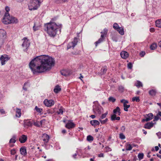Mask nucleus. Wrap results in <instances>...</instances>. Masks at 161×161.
<instances>
[{"mask_svg": "<svg viewBox=\"0 0 161 161\" xmlns=\"http://www.w3.org/2000/svg\"><path fill=\"white\" fill-rule=\"evenodd\" d=\"M55 64L54 59L48 55H42L33 59L29 67L34 74L42 73L50 70Z\"/></svg>", "mask_w": 161, "mask_h": 161, "instance_id": "obj_1", "label": "nucleus"}, {"mask_svg": "<svg viewBox=\"0 0 161 161\" xmlns=\"http://www.w3.org/2000/svg\"><path fill=\"white\" fill-rule=\"evenodd\" d=\"M45 30L51 37L54 36L57 34V30L61 28L62 25H57L55 22H50L45 24L44 25Z\"/></svg>", "mask_w": 161, "mask_h": 161, "instance_id": "obj_2", "label": "nucleus"}, {"mask_svg": "<svg viewBox=\"0 0 161 161\" xmlns=\"http://www.w3.org/2000/svg\"><path fill=\"white\" fill-rule=\"evenodd\" d=\"M5 9L6 12L2 20L3 23L5 24L17 23L18 22V19L14 17L10 16L8 13V11L10 10L9 7H6Z\"/></svg>", "mask_w": 161, "mask_h": 161, "instance_id": "obj_3", "label": "nucleus"}, {"mask_svg": "<svg viewBox=\"0 0 161 161\" xmlns=\"http://www.w3.org/2000/svg\"><path fill=\"white\" fill-rule=\"evenodd\" d=\"M41 2V1L33 0L32 2L30 3L29 5V9L31 10H34L37 9L38 8V5H39Z\"/></svg>", "mask_w": 161, "mask_h": 161, "instance_id": "obj_4", "label": "nucleus"}, {"mask_svg": "<svg viewBox=\"0 0 161 161\" xmlns=\"http://www.w3.org/2000/svg\"><path fill=\"white\" fill-rule=\"evenodd\" d=\"M108 30L107 29H105L103 31L101 32V37L98 39V40L96 42V45L97 46L98 44H99L102 42L105 38L104 36L106 35L107 34Z\"/></svg>", "mask_w": 161, "mask_h": 161, "instance_id": "obj_5", "label": "nucleus"}, {"mask_svg": "<svg viewBox=\"0 0 161 161\" xmlns=\"http://www.w3.org/2000/svg\"><path fill=\"white\" fill-rule=\"evenodd\" d=\"M23 41V43L22 44V47L24 48L25 51L27 50V49L30 45V43L29 42V40L26 37H25L22 39Z\"/></svg>", "mask_w": 161, "mask_h": 161, "instance_id": "obj_6", "label": "nucleus"}, {"mask_svg": "<svg viewBox=\"0 0 161 161\" xmlns=\"http://www.w3.org/2000/svg\"><path fill=\"white\" fill-rule=\"evenodd\" d=\"M10 58L8 57V55L6 54L2 55L0 57V61H1L2 65H4L6 62H7L10 59Z\"/></svg>", "mask_w": 161, "mask_h": 161, "instance_id": "obj_7", "label": "nucleus"}, {"mask_svg": "<svg viewBox=\"0 0 161 161\" xmlns=\"http://www.w3.org/2000/svg\"><path fill=\"white\" fill-rule=\"evenodd\" d=\"M44 103L47 107H50L53 105L54 104V101L53 100L45 99L44 101Z\"/></svg>", "mask_w": 161, "mask_h": 161, "instance_id": "obj_8", "label": "nucleus"}, {"mask_svg": "<svg viewBox=\"0 0 161 161\" xmlns=\"http://www.w3.org/2000/svg\"><path fill=\"white\" fill-rule=\"evenodd\" d=\"M27 136L25 135H22L19 138V141L21 143H25L27 140Z\"/></svg>", "mask_w": 161, "mask_h": 161, "instance_id": "obj_9", "label": "nucleus"}, {"mask_svg": "<svg viewBox=\"0 0 161 161\" xmlns=\"http://www.w3.org/2000/svg\"><path fill=\"white\" fill-rule=\"evenodd\" d=\"M6 36V33L4 30L0 29V38H2L4 40V39Z\"/></svg>", "mask_w": 161, "mask_h": 161, "instance_id": "obj_10", "label": "nucleus"}, {"mask_svg": "<svg viewBox=\"0 0 161 161\" xmlns=\"http://www.w3.org/2000/svg\"><path fill=\"white\" fill-rule=\"evenodd\" d=\"M70 73V71L69 70L64 69L61 71V75L65 76H69Z\"/></svg>", "mask_w": 161, "mask_h": 161, "instance_id": "obj_11", "label": "nucleus"}, {"mask_svg": "<svg viewBox=\"0 0 161 161\" xmlns=\"http://www.w3.org/2000/svg\"><path fill=\"white\" fill-rule=\"evenodd\" d=\"M93 109L94 111H96L99 114H101L103 110V108L100 106H96L95 108Z\"/></svg>", "mask_w": 161, "mask_h": 161, "instance_id": "obj_12", "label": "nucleus"}, {"mask_svg": "<svg viewBox=\"0 0 161 161\" xmlns=\"http://www.w3.org/2000/svg\"><path fill=\"white\" fill-rule=\"evenodd\" d=\"M147 117L145 116L146 119L142 120L143 121H148L152 119L153 118V114L152 113H149L147 114Z\"/></svg>", "mask_w": 161, "mask_h": 161, "instance_id": "obj_13", "label": "nucleus"}, {"mask_svg": "<svg viewBox=\"0 0 161 161\" xmlns=\"http://www.w3.org/2000/svg\"><path fill=\"white\" fill-rule=\"evenodd\" d=\"M78 35L76 37H75L73 39V41L72 42V46L71 47L74 48L77 44L78 42V36L79 34H77Z\"/></svg>", "mask_w": 161, "mask_h": 161, "instance_id": "obj_14", "label": "nucleus"}, {"mask_svg": "<svg viewBox=\"0 0 161 161\" xmlns=\"http://www.w3.org/2000/svg\"><path fill=\"white\" fill-rule=\"evenodd\" d=\"M120 56L123 58L126 59L128 57L129 54L127 52L124 51L121 52Z\"/></svg>", "mask_w": 161, "mask_h": 161, "instance_id": "obj_15", "label": "nucleus"}, {"mask_svg": "<svg viewBox=\"0 0 161 161\" xmlns=\"http://www.w3.org/2000/svg\"><path fill=\"white\" fill-rule=\"evenodd\" d=\"M42 139L43 141L47 143L48 142L49 139V136L46 134H43L42 136Z\"/></svg>", "mask_w": 161, "mask_h": 161, "instance_id": "obj_16", "label": "nucleus"}, {"mask_svg": "<svg viewBox=\"0 0 161 161\" xmlns=\"http://www.w3.org/2000/svg\"><path fill=\"white\" fill-rule=\"evenodd\" d=\"M20 153L23 155H26L27 153L26 148L25 147H22L20 149Z\"/></svg>", "mask_w": 161, "mask_h": 161, "instance_id": "obj_17", "label": "nucleus"}, {"mask_svg": "<svg viewBox=\"0 0 161 161\" xmlns=\"http://www.w3.org/2000/svg\"><path fill=\"white\" fill-rule=\"evenodd\" d=\"M90 124L93 126L95 127L97 125H99L100 122L97 120H93L90 121Z\"/></svg>", "mask_w": 161, "mask_h": 161, "instance_id": "obj_18", "label": "nucleus"}, {"mask_svg": "<svg viewBox=\"0 0 161 161\" xmlns=\"http://www.w3.org/2000/svg\"><path fill=\"white\" fill-rule=\"evenodd\" d=\"M154 123L152 122L147 123L144 125L145 128L150 129L153 126Z\"/></svg>", "mask_w": 161, "mask_h": 161, "instance_id": "obj_19", "label": "nucleus"}, {"mask_svg": "<svg viewBox=\"0 0 161 161\" xmlns=\"http://www.w3.org/2000/svg\"><path fill=\"white\" fill-rule=\"evenodd\" d=\"M120 110L119 108L118 107H117L116 108L114 109L113 110V112L114 114H116L117 112L118 113V115H120L121 112H120Z\"/></svg>", "mask_w": 161, "mask_h": 161, "instance_id": "obj_20", "label": "nucleus"}, {"mask_svg": "<svg viewBox=\"0 0 161 161\" xmlns=\"http://www.w3.org/2000/svg\"><path fill=\"white\" fill-rule=\"evenodd\" d=\"M125 146V149L127 151H130L132 149V146L130 144H129L128 143H127L126 144Z\"/></svg>", "mask_w": 161, "mask_h": 161, "instance_id": "obj_21", "label": "nucleus"}, {"mask_svg": "<svg viewBox=\"0 0 161 161\" xmlns=\"http://www.w3.org/2000/svg\"><path fill=\"white\" fill-rule=\"evenodd\" d=\"M157 93V91L156 90L152 89L150 90L149 92V94L151 96H155Z\"/></svg>", "mask_w": 161, "mask_h": 161, "instance_id": "obj_22", "label": "nucleus"}, {"mask_svg": "<svg viewBox=\"0 0 161 161\" xmlns=\"http://www.w3.org/2000/svg\"><path fill=\"white\" fill-rule=\"evenodd\" d=\"M61 90V89L60 86L59 85H57L55 87L54 89V91L56 93H58Z\"/></svg>", "mask_w": 161, "mask_h": 161, "instance_id": "obj_23", "label": "nucleus"}, {"mask_svg": "<svg viewBox=\"0 0 161 161\" xmlns=\"http://www.w3.org/2000/svg\"><path fill=\"white\" fill-rule=\"evenodd\" d=\"M107 70L106 67H103L100 70V74L101 75H103L105 73Z\"/></svg>", "mask_w": 161, "mask_h": 161, "instance_id": "obj_24", "label": "nucleus"}, {"mask_svg": "<svg viewBox=\"0 0 161 161\" xmlns=\"http://www.w3.org/2000/svg\"><path fill=\"white\" fill-rule=\"evenodd\" d=\"M121 35H123L124 34V29L122 27H120L116 30Z\"/></svg>", "mask_w": 161, "mask_h": 161, "instance_id": "obj_25", "label": "nucleus"}, {"mask_svg": "<svg viewBox=\"0 0 161 161\" xmlns=\"http://www.w3.org/2000/svg\"><path fill=\"white\" fill-rule=\"evenodd\" d=\"M21 115V112L20 109L17 108L16 116V117L19 118L20 117Z\"/></svg>", "mask_w": 161, "mask_h": 161, "instance_id": "obj_26", "label": "nucleus"}, {"mask_svg": "<svg viewBox=\"0 0 161 161\" xmlns=\"http://www.w3.org/2000/svg\"><path fill=\"white\" fill-rule=\"evenodd\" d=\"M155 24L157 27L161 28V19L157 20L155 22Z\"/></svg>", "mask_w": 161, "mask_h": 161, "instance_id": "obj_27", "label": "nucleus"}, {"mask_svg": "<svg viewBox=\"0 0 161 161\" xmlns=\"http://www.w3.org/2000/svg\"><path fill=\"white\" fill-rule=\"evenodd\" d=\"M93 140V137L91 135H88L87 136L86 140L88 142H92Z\"/></svg>", "mask_w": 161, "mask_h": 161, "instance_id": "obj_28", "label": "nucleus"}, {"mask_svg": "<svg viewBox=\"0 0 161 161\" xmlns=\"http://www.w3.org/2000/svg\"><path fill=\"white\" fill-rule=\"evenodd\" d=\"M58 114H63V108L62 107H61L56 112Z\"/></svg>", "mask_w": 161, "mask_h": 161, "instance_id": "obj_29", "label": "nucleus"}, {"mask_svg": "<svg viewBox=\"0 0 161 161\" xmlns=\"http://www.w3.org/2000/svg\"><path fill=\"white\" fill-rule=\"evenodd\" d=\"M135 85L138 87L142 86V82L138 80L137 81V82L135 83Z\"/></svg>", "mask_w": 161, "mask_h": 161, "instance_id": "obj_30", "label": "nucleus"}, {"mask_svg": "<svg viewBox=\"0 0 161 161\" xmlns=\"http://www.w3.org/2000/svg\"><path fill=\"white\" fill-rule=\"evenodd\" d=\"M16 142V137L15 136H13L12 138H11L9 141L10 143H15Z\"/></svg>", "mask_w": 161, "mask_h": 161, "instance_id": "obj_31", "label": "nucleus"}, {"mask_svg": "<svg viewBox=\"0 0 161 161\" xmlns=\"http://www.w3.org/2000/svg\"><path fill=\"white\" fill-rule=\"evenodd\" d=\"M157 47V44L156 43H154L152 44L150 47V48L151 50H154L156 49Z\"/></svg>", "mask_w": 161, "mask_h": 161, "instance_id": "obj_32", "label": "nucleus"}, {"mask_svg": "<svg viewBox=\"0 0 161 161\" xmlns=\"http://www.w3.org/2000/svg\"><path fill=\"white\" fill-rule=\"evenodd\" d=\"M25 124L28 126H31L32 125V122L29 120H26V121L25 122Z\"/></svg>", "mask_w": 161, "mask_h": 161, "instance_id": "obj_33", "label": "nucleus"}, {"mask_svg": "<svg viewBox=\"0 0 161 161\" xmlns=\"http://www.w3.org/2000/svg\"><path fill=\"white\" fill-rule=\"evenodd\" d=\"M144 156V154L143 153H139L138 155V157L139 160L143 159Z\"/></svg>", "mask_w": 161, "mask_h": 161, "instance_id": "obj_34", "label": "nucleus"}, {"mask_svg": "<svg viewBox=\"0 0 161 161\" xmlns=\"http://www.w3.org/2000/svg\"><path fill=\"white\" fill-rule=\"evenodd\" d=\"M103 119H99V120L100 122L102 124H105L108 120V119L107 118H106L104 120H102Z\"/></svg>", "mask_w": 161, "mask_h": 161, "instance_id": "obj_35", "label": "nucleus"}, {"mask_svg": "<svg viewBox=\"0 0 161 161\" xmlns=\"http://www.w3.org/2000/svg\"><path fill=\"white\" fill-rule=\"evenodd\" d=\"M35 108L36 111L39 113H41L42 111V109L38 108L37 106L35 107Z\"/></svg>", "mask_w": 161, "mask_h": 161, "instance_id": "obj_36", "label": "nucleus"}, {"mask_svg": "<svg viewBox=\"0 0 161 161\" xmlns=\"http://www.w3.org/2000/svg\"><path fill=\"white\" fill-rule=\"evenodd\" d=\"M130 105H127L126 104H124V110L126 111H127L128 110V108L130 107Z\"/></svg>", "mask_w": 161, "mask_h": 161, "instance_id": "obj_37", "label": "nucleus"}, {"mask_svg": "<svg viewBox=\"0 0 161 161\" xmlns=\"http://www.w3.org/2000/svg\"><path fill=\"white\" fill-rule=\"evenodd\" d=\"M132 101H136V102H139L140 101V100L139 97H134L132 98Z\"/></svg>", "mask_w": 161, "mask_h": 161, "instance_id": "obj_38", "label": "nucleus"}, {"mask_svg": "<svg viewBox=\"0 0 161 161\" xmlns=\"http://www.w3.org/2000/svg\"><path fill=\"white\" fill-rule=\"evenodd\" d=\"M40 27L39 26H36V24L35 23L33 27V29L34 31H35L38 30Z\"/></svg>", "mask_w": 161, "mask_h": 161, "instance_id": "obj_39", "label": "nucleus"}, {"mask_svg": "<svg viewBox=\"0 0 161 161\" xmlns=\"http://www.w3.org/2000/svg\"><path fill=\"white\" fill-rule=\"evenodd\" d=\"M108 114V112H107L103 114L100 117L99 119H103L106 117L107 115Z\"/></svg>", "mask_w": 161, "mask_h": 161, "instance_id": "obj_40", "label": "nucleus"}, {"mask_svg": "<svg viewBox=\"0 0 161 161\" xmlns=\"http://www.w3.org/2000/svg\"><path fill=\"white\" fill-rule=\"evenodd\" d=\"M4 42V40L2 38H0V48H1L3 45Z\"/></svg>", "mask_w": 161, "mask_h": 161, "instance_id": "obj_41", "label": "nucleus"}, {"mask_svg": "<svg viewBox=\"0 0 161 161\" xmlns=\"http://www.w3.org/2000/svg\"><path fill=\"white\" fill-rule=\"evenodd\" d=\"M119 27H120L119 26L118 24L116 23H115L113 25V27L116 30H117Z\"/></svg>", "mask_w": 161, "mask_h": 161, "instance_id": "obj_42", "label": "nucleus"}, {"mask_svg": "<svg viewBox=\"0 0 161 161\" xmlns=\"http://www.w3.org/2000/svg\"><path fill=\"white\" fill-rule=\"evenodd\" d=\"M108 100L110 102H112L113 103L115 102L116 99L113 97H110L108 98Z\"/></svg>", "mask_w": 161, "mask_h": 161, "instance_id": "obj_43", "label": "nucleus"}, {"mask_svg": "<svg viewBox=\"0 0 161 161\" xmlns=\"http://www.w3.org/2000/svg\"><path fill=\"white\" fill-rule=\"evenodd\" d=\"M65 127L68 129H70V121H69L65 125Z\"/></svg>", "mask_w": 161, "mask_h": 161, "instance_id": "obj_44", "label": "nucleus"}, {"mask_svg": "<svg viewBox=\"0 0 161 161\" xmlns=\"http://www.w3.org/2000/svg\"><path fill=\"white\" fill-rule=\"evenodd\" d=\"M116 114H114L111 115V120L112 121H114L115 120L116 118Z\"/></svg>", "mask_w": 161, "mask_h": 161, "instance_id": "obj_45", "label": "nucleus"}, {"mask_svg": "<svg viewBox=\"0 0 161 161\" xmlns=\"http://www.w3.org/2000/svg\"><path fill=\"white\" fill-rule=\"evenodd\" d=\"M124 89V87L122 86H119L118 88V90L119 91L121 92H123Z\"/></svg>", "mask_w": 161, "mask_h": 161, "instance_id": "obj_46", "label": "nucleus"}, {"mask_svg": "<svg viewBox=\"0 0 161 161\" xmlns=\"http://www.w3.org/2000/svg\"><path fill=\"white\" fill-rule=\"evenodd\" d=\"M132 64L130 62L128 63L127 64V67L128 69H131L132 68Z\"/></svg>", "mask_w": 161, "mask_h": 161, "instance_id": "obj_47", "label": "nucleus"}, {"mask_svg": "<svg viewBox=\"0 0 161 161\" xmlns=\"http://www.w3.org/2000/svg\"><path fill=\"white\" fill-rule=\"evenodd\" d=\"M11 154L12 155H14L16 153V151L15 149H13L11 150Z\"/></svg>", "mask_w": 161, "mask_h": 161, "instance_id": "obj_48", "label": "nucleus"}, {"mask_svg": "<svg viewBox=\"0 0 161 161\" xmlns=\"http://www.w3.org/2000/svg\"><path fill=\"white\" fill-rule=\"evenodd\" d=\"M119 138L121 139H124L125 138V137L123 133H121L119 134Z\"/></svg>", "mask_w": 161, "mask_h": 161, "instance_id": "obj_49", "label": "nucleus"}, {"mask_svg": "<svg viewBox=\"0 0 161 161\" xmlns=\"http://www.w3.org/2000/svg\"><path fill=\"white\" fill-rule=\"evenodd\" d=\"M159 116L157 115L156 116H154V119L153 121H154L158 120L159 119Z\"/></svg>", "mask_w": 161, "mask_h": 161, "instance_id": "obj_50", "label": "nucleus"}, {"mask_svg": "<svg viewBox=\"0 0 161 161\" xmlns=\"http://www.w3.org/2000/svg\"><path fill=\"white\" fill-rule=\"evenodd\" d=\"M145 52H143V51L142 52L140 53V56L141 57H143L145 55Z\"/></svg>", "mask_w": 161, "mask_h": 161, "instance_id": "obj_51", "label": "nucleus"}, {"mask_svg": "<svg viewBox=\"0 0 161 161\" xmlns=\"http://www.w3.org/2000/svg\"><path fill=\"white\" fill-rule=\"evenodd\" d=\"M48 113L52 114L54 113V111L53 110H49L48 111Z\"/></svg>", "mask_w": 161, "mask_h": 161, "instance_id": "obj_52", "label": "nucleus"}, {"mask_svg": "<svg viewBox=\"0 0 161 161\" xmlns=\"http://www.w3.org/2000/svg\"><path fill=\"white\" fill-rule=\"evenodd\" d=\"M75 126V124H74L73 122H71V129L74 128Z\"/></svg>", "mask_w": 161, "mask_h": 161, "instance_id": "obj_53", "label": "nucleus"}, {"mask_svg": "<svg viewBox=\"0 0 161 161\" xmlns=\"http://www.w3.org/2000/svg\"><path fill=\"white\" fill-rule=\"evenodd\" d=\"M157 135L158 136L159 138H161V132H158L157 133Z\"/></svg>", "mask_w": 161, "mask_h": 161, "instance_id": "obj_54", "label": "nucleus"}, {"mask_svg": "<svg viewBox=\"0 0 161 161\" xmlns=\"http://www.w3.org/2000/svg\"><path fill=\"white\" fill-rule=\"evenodd\" d=\"M0 113L2 114H5V112L3 109H1L0 110Z\"/></svg>", "mask_w": 161, "mask_h": 161, "instance_id": "obj_55", "label": "nucleus"}, {"mask_svg": "<svg viewBox=\"0 0 161 161\" xmlns=\"http://www.w3.org/2000/svg\"><path fill=\"white\" fill-rule=\"evenodd\" d=\"M121 130L122 131H124L125 130V127L124 126H123L121 128Z\"/></svg>", "mask_w": 161, "mask_h": 161, "instance_id": "obj_56", "label": "nucleus"}, {"mask_svg": "<svg viewBox=\"0 0 161 161\" xmlns=\"http://www.w3.org/2000/svg\"><path fill=\"white\" fill-rule=\"evenodd\" d=\"M150 31L151 32H153L155 31V29L153 28H151L150 29Z\"/></svg>", "mask_w": 161, "mask_h": 161, "instance_id": "obj_57", "label": "nucleus"}, {"mask_svg": "<svg viewBox=\"0 0 161 161\" xmlns=\"http://www.w3.org/2000/svg\"><path fill=\"white\" fill-rule=\"evenodd\" d=\"M137 159L136 156H135L133 157V158L132 161H136V160Z\"/></svg>", "mask_w": 161, "mask_h": 161, "instance_id": "obj_58", "label": "nucleus"}, {"mask_svg": "<svg viewBox=\"0 0 161 161\" xmlns=\"http://www.w3.org/2000/svg\"><path fill=\"white\" fill-rule=\"evenodd\" d=\"M158 116L161 117V112L160 111H159L158 113L157 114Z\"/></svg>", "mask_w": 161, "mask_h": 161, "instance_id": "obj_59", "label": "nucleus"}, {"mask_svg": "<svg viewBox=\"0 0 161 161\" xmlns=\"http://www.w3.org/2000/svg\"><path fill=\"white\" fill-rule=\"evenodd\" d=\"M80 79L82 81V79L83 78V76L81 75V74H80Z\"/></svg>", "mask_w": 161, "mask_h": 161, "instance_id": "obj_60", "label": "nucleus"}, {"mask_svg": "<svg viewBox=\"0 0 161 161\" xmlns=\"http://www.w3.org/2000/svg\"><path fill=\"white\" fill-rule=\"evenodd\" d=\"M43 120H42L40 121V122L39 125H37V126H40V125H42V122L43 121Z\"/></svg>", "mask_w": 161, "mask_h": 161, "instance_id": "obj_61", "label": "nucleus"}, {"mask_svg": "<svg viewBox=\"0 0 161 161\" xmlns=\"http://www.w3.org/2000/svg\"><path fill=\"white\" fill-rule=\"evenodd\" d=\"M90 117H91L92 119H94L95 118L96 116L94 115H92L90 116Z\"/></svg>", "mask_w": 161, "mask_h": 161, "instance_id": "obj_62", "label": "nucleus"}, {"mask_svg": "<svg viewBox=\"0 0 161 161\" xmlns=\"http://www.w3.org/2000/svg\"><path fill=\"white\" fill-rule=\"evenodd\" d=\"M155 148L156 151H158L159 149V147L157 146L155 147Z\"/></svg>", "mask_w": 161, "mask_h": 161, "instance_id": "obj_63", "label": "nucleus"}, {"mask_svg": "<svg viewBox=\"0 0 161 161\" xmlns=\"http://www.w3.org/2000/svg\"><path fill=\"white\" fill-rule=\"evenodd\" d=\"M62 132L63 134H64L66 132V131L65 130H63Z\"/></svg>", "mask_w": 161, "mask_h": 161, "instance_id": "obj_64", "label": "nucleus"}]
</instances>
